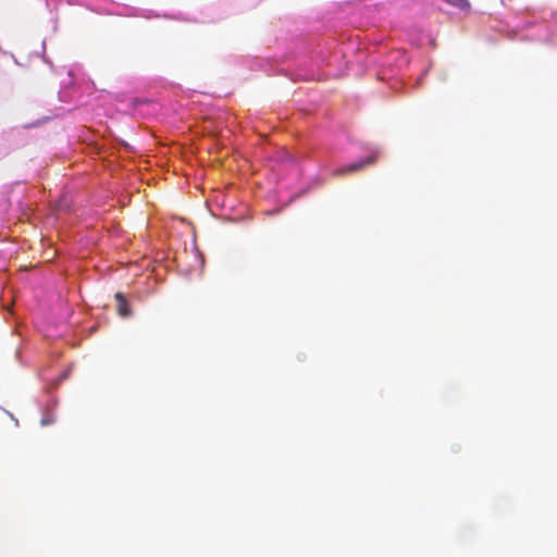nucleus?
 <instances>
[{"label":"nucleus","instance_id":"f03ea898","mask_svg":"<svg viewBox=\"0 0 557 557\" xmlns=\"http://www.w3.org/2000/svg\"><path fill=\"white\" fill-rule=\"evenodd\" d=\"M115 300H116L117 313L123 318L129 317L131 308H129L128 302H127L126 298L124 297V295L122 293H116Z\"/></svg>","mask_w":557,"mask_h":557},{"label":"nucleus","instance_id":"20e7f679","mask_svg":"<svg viewBox=\"0 0 557 557\" xmlns=\"http://www.w3.org/2000/svg\"><path fill=\"white\" fill-rule=\"evenodd\" d=\"M53 422H54V419L52 417H45L41 419L40 424L45 426V425L52 424Z\"/></svg>","mask_w":557,"mask_h":557},{"label":"nucleus","instance_id":"f257e3e1","mask_svg":"<svg viewBox=\"0 0 557 557\" xmlns=\"http://www.w3.org/2000/svg\"><path fill=\"white\" fill-rule=\"evenodd\" d=\"M375 159H376L375 154H372L359 162L351 163L348 166L341 169L339 173L345 174V173H352V172L359 171V170L363 169L366 165L373 164L375 162Z\"/></svg>","mask_w":557,"mask_h":557},{"label":"nucleus","instance_id":"7ed1b4c3","mask_svg":"<svg viewBox=\"0 0 557 557\" xmlns=\"http://www.w3.org/2000/svg\"><path fill=\"white\" fill-rule=\"evenodd\" d=\"M446 2L450 3L451 5H455L459 9H466L470 7V3L468 0H445Z\"/></svg>","mask_w":557,"mask_h":557}]
</instances>
